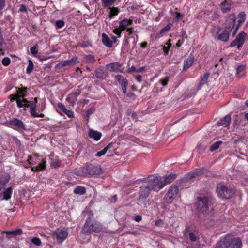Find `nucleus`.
Returning a JSON list of instances; mask_svg holds the SVG:
<instances>
[{
    "label": "nucleus",
    "instance_id": "nucleus-15",
    "mask_svg": "<svg viewBox=\"0 0 248 248\" xmlns=\"http://www.w3.org/2000/svg\"><path fill=\"white\" fill-rule=\"evenodd\" d=\"M203 173L202 169H196L193 171L187 173L185 177L186 181L191 180L192 178H196Z\"/></svg>",
    "mask_w": 248,
    "mask_h": 248
},
{
    "label": "nucleus",
    "instance_id": "nucleus-43",
    "mask_svg": "<svg viewBox=\"0 0 248 248\" xmlns=\"http://www.w3.org/2000/svg\"><path fill=\"white\" fill-rule=\"evenodd\" d=\"M85 59L87 62H95V59L93 55H87L85 57Z\"/></svg>",
    "mask_w": 248,
    "mask_h": 248
},
{
    "label": "nucleus",
    "instance_id": "nucleus-18",
    "mask_svg": "<svg viewBox=\"0 0 248 248\" xmlns=\"http://www.w3.org/2000/svg\"><path fill=\"white\" fill-rule=\"evenodd\" d=\"M122 64L119 62H112L107 65L106 67L111 72H123V70L120 69Z\"/></svg>",
    "mask_w": 248,
    "mask_h": 248
},
{
    "label": "nucleus",
    "instance_id": "nucleus-54",
    "mask_svg": "<svg viewBox=\"0 0 248 248\" xmlns=\"http://www.w3.org/2000/svg\"><path fill=\"white\" fill-rule=\"evenodd\" d=\"M168 82V79L167 78H166L165 79H160L159 81V83L160 84H161L162 85H163V86H166Z\"/></svg>",
    "mask_w": 248,
    "mask_h": 248
},
{
    "label": "nucleus",
    "instance_id": "nucleus-6",
    "mask_svg": "<svg viewBox=\"0 0 248 248\" xmlns=\"http://www.w3.org/2000/svg\"><path fill=\"white\" fill-rule=\"evenodd\" d=\"M176 175L171 174L163 177L156 176V189H162L166 185L172 183L176 178Z\"/></svg>",
    "mask_w": 248,
    "mask_h": 248
},
{
    "label": "nucleus",
    "instance_id": "nucleus-1",
    "mask_svg": "<svg viewBox=\"0 0 248 248\" xmlns=\"http://www.w3.org/2000/svg\"><path fill=\"white\" fill-rule=\"evenodd\" d=\"M212 204L213 198L210 195L198 197L196 202L197 209L203 214H208L213 210Z\"/></svg>",
    "mask_w": 248,
    "mask_h": 248
},
{
    "label": "nucleus",
    "instance_id": "nucleus-10",
    "mask_svg": "<svg viewBox=\"0 0 248 248\" xmlns=\"http://www.w3.org/2000/svg\"><path fill=\"white\" fill-rule=\"evenodd\" d=\"M246 35V33L244 31L241 32L237 35L235 39L231 43L230 46L233 47L237 46V48L240 49L245 42Z\"/></svg>",
    "mask_w": 248,
    "mask_h": 248
},
{
    "label": "nucleus",
    "instance_id": "nucleus-59",
    "mask_svg": "<svg viewBox=\"0 0 248 248\" xmlns=\"http://www.w3.org/2000/svg\"><path fill=\"white\" fill-rule=\"evenodd\" d=\"M176 18L179 20L183 17V15L180 13L176 12Z\"/></svg>",
    "mask_w": 248,
    "mask_h": 248
},
{
    "label": "nucleus",
    "instance_id": "nucleus-16",
    "mask_svg": "<svg viewBox=\"0 0 248 248\" xmlns=\"http://www.w3.org/2000/svg\"><path fill=\"white\" fill-rule=\"evenodd\" d=\"M142 186L147 187L151 191L154 190L155 187V176L154 175L149 176L146 182Z\"/></svg>",
    "mask_w": 248,
    "mask_h": 248
},
{
    "label": "nucleus",
    "instance_id": "nucleus-9",
    "mask_svg": "<svg viewBox=\"0 0 248 248\" xmlns=\"http://www.w3.org/2000/svg\"><path fill=\"white\" fill-rule=\"evenodd\" d=\"M178 191L179 188L177 186H171L163 199L164 200V202L166 203H171L177 196Z\"/></svg>",
    "mask_w": 248,
    "mask_h": 248
},
{
    "label": "nucleus",
    "instance_id": "nucleus-7",
    "mask_svg": "<svg viewBox=\"0 0 248 248\" xmlns=\"http://www.w3.org/2000/svg\"><path fill=\"white\" fill-rule=\"evenodd\" d=\"M83 170L85 177H90L94 175H100L103 171L100 165L97 164H89L83 166Z\"/></svg>",
    "mask_w": 248,
    "mask_h": 248
},
{
    "label": "nucleus",
    "instance_id": "nucleus-62",
    "mask_svg": "<svg viewBox=\"0 0 248 248\" xmlns=\"http://www.w3.org/2000/svg\"><path fill=\"white\" fill-rule=\"evenodd\" d=\"M135 78H136V80H137L138 82H140L141 81V76L140 75H137V76H134Z\"/></svg>",
    "mask_w": 248,
    "mask_h": 248
},
{
    "label": "nucleus",
    "instance_id": "nucleus-50",
    "mask_svg": "<svg viewBox=\"0 0 248 248\" xmlns=\"http://www.w3.org/2000/svg\"><path fill=\"white\" fill-rule=\"evenodd\" d=\"M94 110H95V109L93 107L89 108L88 110H87V111L86 112V116L87 118H89L90 115L93 113L94 112Z\"/></svg>",
    "mask_w": 248,
    "mask_h": 248
},
{
    "label": "nucleus",
    "instance_id": "nucleus-51",
    "mask_svg": "<svg viewBox=\"0 0 248 248\" xmlns=\"http://www.w3.org/2000/svg\"><path fill=\"white\" fill-rule=\"evenodd\" d=\"M171 28V24H168L165 27H164V28L162 29L161 31H160V33H162L164 32H167L168 31H169L170 30Z\"/></svg>",
    "mask_w": 248,
    "mask_h": 248
},
{
    "label": "nucleus",
    "instance_id": "nucleus-57",
    "mask_svg": "<svg viewBox=\"0 0 248 248\" xmlns=\"http://www.w3.org/2000/svg\"><path fill=\"white\" fill-rule=\"evenodd\" d=\"M5 6V0H0V10H1Z\"/></svg>",
    "mask_w": 248,
    "mask_h": 248
},
{
    "label": "nucleus",
    "instance_id": "nucleus-42",
    "mask_svg": "<svg viewBox=\"0 0 248 248\" xmlns=\"http://www.w3.org/2000/svg\"><path fill=\"white\" fill-rule=\"evenodd\" d=\"M246 15L244 12L240 13L238 15V22L239 24L242 23L245 21Z\"/></svg>",
    "mask_w": 248,
    "mask_h": 248
},
{
    "label": "nucleus",
    "instance_id": "nucleus-2",
    "mask_svg": "<svg viewBox=\"0 0 248 248\" xmlns=\"http://www.w3.org/2000/svg\"><path fill=\"white\" fill-rule=\"evenodd\" d=\"M242 242L240 238L233 239L231 236L227 235L219 240L215 248H241Z\"/></svg>",
    "mask_w": 248,
    "mask_h": 248
},
{
    "label": "nucleus",
    "instance_id": "nucleus-44",
    "mask_svg": "<svg viewBox=\"0 0 248 248\" xmlns=\"http://www.w3.org/2000/svg\"><path fill=\"white\" fill-rule=\"evenodd\" d=\"M31 242L37 246H39L41 245V242L39 238L37 237H33L31 239Z\"/></svg>",
    "mask_w": 248,
    "mask_h": 248
},
{
    "label": "nucleus",
    "instance_id": "nucleus-53",
    "mask_svg": "<svg viewBox=\"0 0 248 248\" xmlns=\"http://www.w3.org/2000/svg\"><path fill=\"white\" fill-rule=\"evenodd\" d=\"M106 152H107L106 151L104 148L101 151L98 152L96 154L95 156L97 157H100V156L105 155Z\"/></svg>",
    "mask_w": 248,
    "mask_h": 248
},
{
    "label": "nucleus",
    "instance_id": "nucleus-56",
    "mask_svg": "<svg viewBox=\"0 0 248 248\" xmlns=\"http://www.w3.org/2000/svg\"><path fill=\"white\" fill-rule=\"evenodd\" d=\"M136 70H137V68H136V67L135 66H132L131 67H130L127 70V72L128 73H131L133 72L136 73Z\"/></svg>",
    "mask_w": 248,
    "mask_h": 248
},
{
    "label": "nucleus",
    "instance_id": "nucleus-14",
    "mask_svg": "<svg viewBox=\"0 0 248 248\" xmlns=\"http://www.w3.org/2000/svg\"><path fill=\"white\" fill-rule=\"evenodd\" d=\"M115 79L121 84L123 92L125 93L128 86V80L121 75H116Z\"/></svg>",
    "mask_w": 248,
    "mask_h": 248
},
{
    "label": "nucleus",
    "instance_id": "nucleus-64",
    "mask_svg": "<svg viewBox=\"0 0 248 248\" xmlns=\"http://www.w3.org/2000/svg\"><path fill=\"white\" fill-rule=\"evenodd\" d=\"M31 170L34 171H39L40 170V168L38 166L33 167L31 168Z\"/></svg>",
    "mask_w": 248,
    "mask_h": 248
},
{
    "label": "nucleus",
    "instance_id": "nucleus-26",
    "mask_svg": "<svg viewBox=\"0 0 248 248\" xmlns=\"http://www.w3.org/2000/svg\"><path fill=\"white\" fill-rule=\"evenodd\" d=\"M95 77L97 78L102 79L106 76V73L103 68L100 67L95 70Z\"/></svg>",
    "mask_w": 248,
    "mask_h": 248
},
{
    "label": "nucleus",
    "instance_id": "nucleus-45",
    "mask_svg": "<svg viewBox=\"0 0 248 248\" xmlns=\"http://www.w3.org/2000/svg\"><path fill=\"white\" fill-rule=\"evenodd\" d=\"M46 161L45 159H43L41 162L40 164H39V165L37 166L38 167H39V168H40V170H44L46 168Z\"/></svg>",
    "mask_w": 248,
    "mask_h": 248
},
{
    "label": "nucleus",
    "instance_id": "nucleus-19",
    "mask_svg": "<svg viewBox=\"0 0 248 248\" xmlns=\"http://www.w3.org/2000/svg\"><path fill=\"white\" fill-rule=\"evenodd\" d=\"M231 122V117L229 115H227L223 118L220 119L217 123L218 126H223L228 127L230 125Z\"/></svg>",
    "mask_w": 248,
    "mask_h": 248
},
{
    "label": "nucleus",
    "instance_id": "nucleus-47",
    "mask_svg": "<svg viewBox=\"0 0 248 248\" xmlns=\"http://www.w3.org/2000/svg\"><path fill=\"white\" fill-rule=\"evenodd\" d=\"M10 63V59L8 57H5L3 59L2 61V63L5 65L7 66Z\"/></svg>",
    "mask_w": 248,
    "mask_h": 248
},
{
    "label": "nucleus",
    "instance_id": "nucleus-17",
    "mask_svg": "<svg viewBox=\"0 0 248 248\" xmlns=\"http://www.w3.org/2000/svg\"><path fill=\"white\" fill-rule=\"evenodd\" d=\"M10 125L15 126L18 128L25 130V125L24 123L21 120L17 118H14L10 120L9 122Z\"/></svg>",
    "mask_w": 248,
    "mask_h": 248
},
{
    "label": "nucleus",
    "instance_id": "nucleus-8",
    "mask_svg": "<svg viewBox=\"0 0 248 248\" xmlns=\"http://www.w3.org/2000/svg\"><path fill=\"white\" fill-rule=\"evenodd\" d=\"M52 235L53 238L56 239L58 243L61 244L67 238L68 232L65 228H59L54 231Z\"/></svg>",
    "mask_w": 248,
    "mask_h": 248
},
{
    "label": "nucleus",
    "instance_id": "nucleus-22",
    "mask_svg": "<svg viewBox=\"0 0 248 248\" xmlns=\"http://www.w3.org/2000/svg\"><path fill=\"white\" fill-rule=\"evenodd\" d=\"M58 107L64 114L67 115L69 117H73L74 113L71 110L67 109L65 106L62 103H58Z\"/></svg>",
    "mask_w": 248,
    "mask_h": 248
},
{
    "label": "nucleus",
    "instance_id": "nucleus-38",
    "mask_svg": "<svg viewBox=\"0 0 248 248\" xmlns=\"http://www.w3.org/2000/svg\"><path fill=\"white\" fill-rule=\"evenodd\" d=\"M222 141H217L213 144L210 147V150L211 152H213L216 150H217L219 146L222 144Z\"/></svg>",
    "mask_w": 248,
    "mask_h": 248
},
{
    "label": "nucleus",
    "instance_id": "nucleus-35",
    "mask_svg": "<svg viewBox=\"0 0 248 248\" xmlns=\"http://www.w3.org/2000/svg\"><path fill=\"white\" fill-rule=\"evenodd\" d=\"M29 107H30L31 114L34 117H38L39 114L36 112L35 108H36V105L35 104V103H31V104L29 105Z\"/></svg>",
    "mask_w": 248,
    "mask_h": 248
},
{
    "label": "nucleus",
    "instance_id": "nucleus-28",
    "mask_svg": "<svg viewBox=\"0 0 248 248\" xmlns=\"http://www.w3.org/2000/svg\"><path fill=\"white\" fill-rule=\"evenodd\" d=\"M102 37L103 44L108 47H111L112 46V43L108 37L105 33H103Z\"/></svg>",
    "mask_w": 248,
    "mask_h": 248
},
{
    "label": "nucleus",
    "instance_id": "nucleus-48",
    "mask_svg": "<svg viewBox=\"0 0 248 248\" xmlns=\"http://www.w3.org/2000/svg\"><path fill=\"white\" fill-rule=\"evenodd\" d=\"M122 31V29L119 27L118 28L114 29L113 31V32L117 35L118 37L120 38L121 37V33Z\"/></svg>",
    "mask_w": 248,
    "mask_h": 248
},
{
    "label": "nucleus",
    "instance_id": "nucleus-52",
    "mask_svg": "<svg viewBox=\"0 0 248 248\" xmlns=\"http://www.w3.org/2000/svg\"><path fill=\"white\" fill-rule=\"evenodd\" d=\"M245 69L244 65H239L236 68V74L238 75L241 72L243 71Z\"/></svg>",
    "mask_w": 248,
    "mask_h": 248
},
{
    "label": "nucleus",
    "instance_id": "nucleus-13",
    "mask_svg": "<svg viewBox=\"0 0 248 248\" xmlns=\"http://www.w3.org/2000/svg\"><path fill=\"white\" fill-rule=\"evenodd\" d=\"M236 19L235 16L234 14H231L226 21V26L225 29L230 32L235 27Z\"/></svg>",
    "mask_w": 248,
    "mask_h": 248
},
{
    "label": "nucleus",
    "instance_id": "nucleus-30",
    "mask_svg": "<svg viewBox=\"0 0 248 248\" xmlns=\"http://www.w3.org/2000/svg\"><path fill=\"white\" fill-rule=\"evenodd\" d=\"M22 231L21 229H17L13 231H4V232L8 236H16L18 235L21 234L22 233Z\"/></svg>",
    "mask_w": 248,
    "mask_h": 248
},
{
    "label": "nucleus",
    "instance_id": "nucleus-11",
    "mask_svg": "<svg viewBox=\"0 0 248 248\" xmlns=\"http://www.w3.org/2000/svg\"><path fill=\"white\" fill-rule=\"evenodd\" d=\"M184 234L185 237L189 238L192 242L196 241L199 238V235L197 232L190 229L189 227H186Z\"/></svg>",
    "mask_w": 248,
    "mask_h": 248
},
{
    "label": "nucleus",
    "instance_id": "nucleus-23",
    "mask_svg": "<svg viewBox=\"0 0 248 248\" xmlns=\"http://www.w3.org/2000/svg\"><path fill=\"white\" fill-rule=\"evenodd\" d=\"M194 61V57L190 55L186 60L184 62L183 69L186 70L193 64Z\"/></svg>",
    "mask_w": 248,
    "mask_h": 248
},
{
    "label": "nucleus",
    "instance_id": "nucleus-49",
    "mask_svg": "<svg viewBox=\"0 0 248 248\" xmlns=\"http://www.w3.org/2000/svg\"><path fill=\"white\" fill-rule=\"evenodd\" d=\"M31 52L34 56H35L38 53L36 45L31 48Z\"/></svg>",
    "mask_w": 248,
    "mask_h": 248
},
{
    "label": "nucleus",
    "instance_id": "nucleus-40",
    "mask_svg": "<svg viewBox=\"0 0 248 248\" xmlns=\"http://www.w3.org/2000/svg\"><path fill=\"white\" fill-rule=\"evenodd\" d=\"M74 173L77 176L85 177L83 167L81 168L79 170H75Z\"/></svg>",
    "mask_w": 248,
    "mask_h": 248
},
{
    "label": "nucleus",
    "instance_id": "nucleus-60",
    "mask_svg": "<svg viewBox=\"0 0 248 248\" xmlns=\"http://www.w3.org/2000/svg\"><path fill=\"white\" fill-rule=\"evenodd\" d=\"M81 92L79 90H77L75 92L72 93L76 96V97L77 98L78 96L80 94Z\"/></svg>",
    "mask_w": 248,
    "mask_h": 248
},
{
    "label": "nucleus",
    "instance_id": "nucleus-20",
    "mask_svg": "<svg viewBox=\"0 0 248 248\" xmlns=\"http://www.w3.org/2000/svg\"><path fill=\"white\" fill-rule=\"evenodd\" d=\"M77 61V57H75L70 60L64 61L60 63L59 65L65 67L66 68H69L74 65L76 63Z\"/></svg>",
    "mask_w": 248,
    "mask_h": 248
},
{
    "label": "nucleus",
    "instance_id": "nucleus-33",
    "mask_svg": "<svg viewBox=\"0 0 248 248\" xmlns=\"http://www.w3.org/2000/svg\"><path fill=\"white\" fill-rule=\"evenodd\" d=\"M209 75H210V73H208V72H207L206 73H205L203 77H202L201 78V81H200V84H199V87H198V89L199 90L201 89V87L205 84V83H206L207 82V81L208 80V78L209 77Z\"/></svg>",
    "mask_w": 248,
    "mask_h": 248
},
{
    "label": "nucleus",
    "instance_id": "nucleus-12",
    "mask_svg": "<svg viewBox=\"0 0 248 248\" xmlns=\"http://www.w3.org/2000/svg\"><path fill=\"white\" fill-rule=\"evenodd\" d=\"M12 96H13L14 97L11 99V101H13L14 100H16L17 107L18 108L29 107V101L26 99H21V96H19V93H16L14 95H12Z\"/></svg>",
    "mask_w": 248,
    "mask_h": 248
},
{
    "label": "nucleus",
    "instance_id": "nucleus-4",
    "mask_svg": "<svg viewBox=\"0 0 248 248\" xmlns=\"http://www.w3.org/2000/svg\"><path fill=\"white\" fill-rule=\"evenodd\" d=\"M102 229V225L98 222L92 221L89 218L82 228L84 233H91L93 232H98Z\"/></svg>",
    "mask_w": 248,
    "mask_h": 248
},
{
    "label": "nucleus",
    "instance_id": "nucleus-27",
    "mask_svg": "<svg viewBox=\"0 0 248 248\" xmlns=\"http://www.w3.org/2000/svg\"><path fill=\"white\" fill-rule=\"evenodd\" d=\"M12 193V188L9 187L6 189L3 192H1L0 194V196H3L2 200H8L11 198V196Z\"/></svg>",
    "mask_w": 248,
    "mask_h": 248
},
{
    "label": "nucleus",
    "instance_id": "nucleus-3",
    "mask_svg": "<svg viewBox=\"0 0 248 248\" xmlns=\"http://www.w3.org/2000/svg\"><path fill=\"white\" fill-rule=\"evenodd\" d=\"M216 191L219 197L225 199L232 198L235 193L234 189L227 186L223 183H219L217 185Z\"/></svg>",
    "mask_w": 248,
    "mask_h": 248
},
{
    "label": "nucleus",
    "instance_id": "nucleus-37",
    "mask_svg": "<svg viewBox=\"0 0 248 248\" xmlns=\"http://www.w3.org/2000/svg\"><path fill=\"white\" fill-rule=\"evenodd\" d=\"M74 193L79 195H83L86 193V189L84 187L77 186L74 190Z\"/></svg>",
    "mask_w": 248,
    "mask_h": 248
},
{
    "label": "nucleus",
    "instance_id": "nucleus-63",
    "mask_svg": "<svg viewBox=\"0 0 248 248\" xmlns=\"http://www.w3.org/2000/svg\"><path fill=\"white\" fill-rule=\"evenodd\" d=\"M113 146V143H109L106 147L104 148V149L107 151V150L111 148Z\"/></svg>",
    "mask_w": 248,
    "mask_h": 248
},
{
    "label": "nucleus",
    "instance_id": "nucleus-39",
    "mask_svg": "<svg viewBox=\"0 0 248 248\" xmlns=\"http://www.w3.org/2000/svg\"><path fill=\"white\" fill-rule=\"evenodd\" d=\"M116 0H101L102 3L105 7L110 8V6L113 4Z\"/></svg>",
    "mask_w": 248,
    "mask_h": 248
},
{
    "label": "nucleus",
    "instance_id": "nucleus-36",
    "mask_svg": "<svg viewBox=\"0 0 248 248\" xmlns=\"http://www.w3.org/2000/svg\"><path fill=\"white\" fill-rule=\"evenodd\" d=\"M77 100V98L76 97V96H75L72 93L69 94V95L66 99V101H67L69 103H71V104H72V105H74L75 104Z\"/></svg>",
    "mask_w": 248,
    "mask_h": 248
},
{
    "label": "nucleus",
    "instance_id": "nucleus-5",
    "mask_svg": "<svg viewBox=\"0 0 248 248\" xmlns=\"http://www.w3.org/2000/svg\"><path fill=\"white\" fill-rule=\"evenodd\" d=\"M212 35L218 40L226 42L228 41L230 32L225 29H222L219 27L214 26L211 30Z\"/></svg>",
    "mask_w": 248,
    "mask_h": 248
},
{
    "label": "nucleus",
    "instance_id": "nucleus-24",
    "mask_svg": "<svg viewBox=\"0 0 248 248\" xmlns=\"http://www.w3.org/2000/svg\"><path fill=\"white\" fill-rule=\"evenodd\" d=\"M140 196L139 198V201H140L142 198H146L149 196L150 190L148 189L147 187L142 186L140 187Z\"/></svg>",
    "mask_w": 248,
    "mask_h": 248
},
{
    "label": "nucleus",
    "instance_id": "nucleus-31",
    "mask_svg": "<svg viewBox=\"0 0 248 248\" xmlns=\"http://www.w3.org/2000/svg\"><path fill=\"white\" fill-rule=\"evenodd\" d=\"M166 45H167V46L161 45L158 47L159 51H162L164 55H168L169 50L171 47V44L170 43V42L169 43H167Z\"/></svg>",
    "mask_w": 248,
    "mask_h": 248
},
{
    "label": "nucleus",
    "instance_id": "nucleus-21",
    "mask_svg": "<svg viewBox=\"0 0 248 248\" xmlns=\"http://www.w3.org/2000/svg\"><path fill=\"white\" fill-rule=\"evenodd\" d=\"M232 1L225 0L220 5V8L223 13H226L231 10Z\"/></svg>",
    "mask_w": 248,
    "mask_h": 248
},
{
    "label": "nucleus",
    "instance_id": "nucleus-41",
    "mask_svg": "<svg viewBox=\"0 0 248 248\" xmlns=\"http://www.w3.org/2000/svg\"><path fill=\"white\" fill-rule=\"evenodd\" d=\"M28 62H29V64H28V66L27 68L26 71L28 74H30L33 69L34 65H33V62H32V61L31 60H29Z\"/></svg>",
    "mask_w": 248,
    "mask_h": 248
},
{
    "label": "nucleus",
    "instance_id": "nucleus-55",
    "mask_svg": "<svg viewBox=\"0 0 248 248\" xmlns=\"http://www.w3.org/2000/svg\"><path fill=\"white\" fill-rule=\"evenodd\" d=\"M164 224L162 220H158L156 221V226L160 227H164Z\"/></svg>",
    "mask_w": 248,
    "mask_h": 248
},
{
    "label": "nucleus",
    "instance_id": "nucleus-61",
    "mask_svg": "<svg viewBox=\"0 0 248 248\" xmlns=\"http://www.w3.org/2000/svg\"><path fill=\"white\" fill-rule=\"evenodd\" d=\"M142 217L140 215H137L135 217V220L137 222H140L141 220Z\"/></svg>",
    "mask_w": 248,
    "mask_h": 248
},
{
    "label": "nucleus",
    "instance_id": "nucleus-25",
    "mask_svg": "<svg viewBox=\"0 0 248 248\" xmlns=\"http://www.w3.org/2000/svg\"><path fill=\"white\" fill-rule=\"evenodd\" d=\"M89 136L91 138L94 139L95 140H99L102 136L101 133L97 131L90 129L89 132Z\"/></svg>",
    "mask_w": 248,
    "mask_h": 248
},
{
    "label": "nucleus",
    "instance_id": "nucleus-46",
    "mask_svg": "<svg viewBox=\"0 0 248 248\" xmlns=\"http://www.w3.org/2000/svg\"><path fill=\"white\" fill-rule=\"evenodd\" d=\"M55 25L58 28H61L64 25V22L63 20H57L55 23Z\"/></svg>",
    "mask_w": 248,
    "mask_h": 248
},
{
    "label": "nucleus",
    "instance_id": "nucleus-34",
    "mask_svg": "<svg viewBox=\"0 0 248 248\" xmlns=\"http://www.w3.org/2000/svg\"><path fill=\"white\" fill-rule=\"evenodd\" d=\"M110 8V11L108 14V17L109 18H112L114 16L118 15L119 13L120 10L117 7H111Z\"/></svg>",
    "mask_w": 248,
    "mask_h": 248
},
{
    "label": "nucleus",
    "instance_id": "nucleus-58",
    "mask_svg": "<svg viewBox=\"0 0 248 248\" xmlns=\"http://www.w3.org/2000/svg\"><path fill=\"white\" fill-rule=\"evenodd\" d=\"M27 10V7L25 5H21L19 9V11L24 12Z\"/></svg>",
    "mask_w": 248,
    "mask_h": 248
},
{
    "label": "nucleus",
    "instance_id": "nucleus-29",
    "mask_svg": "<svg viewBox=\"0 0 248 248\" xmlns=\"http://www.w3.org/2000/svg\"><path fill=\"white\" fill-rule=\"evenodd\" d=\"M9 176H6L4 175L0 176V191L4 187L5 184L9 182Z\"/></svg>",
    "mask_w": 248,
    "mask_h": 248
},
{
    "label": "nucleus",
    "instance_id": "nucleus-32",
    "mask_svg": "<svg viewBox=\"0 0 248 248\" xmlns=\"http://www.w3.org/2000/svg\"><path fill=\"white\" fill-rule=\"evenodd\" d=\"M132 24V21L131 20L128 19H123L120 24V27L122 29V31L126 29V27Z\"/></svg>",
    "mask_w": 248,
    "mask_h": 248
}]
</instances>
